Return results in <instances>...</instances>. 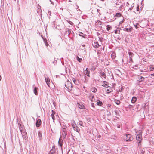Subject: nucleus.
<instances>
[{
	"mask_svg": "<svg viewBox=\"0 0 154 154\" xmlns=\"http://www.w3.org/2000/svg\"><path fill=\"white\" fill-rule=\"evenodd\" d=\"M65 126L64 128H63L62 132V133L61 135H60V139L58 141V144L60 147H62L63 145V143H61V141L60 140V139L62 137L63 140H65V139H66V136L67 135V131L66 130V128H65Z\"/></svg>",
	"mask_w": 154,
	"mask_h": 154,
	"instance_id": "obj_1",
	"label": "nucleus"
},
{
	"mask_svg": "<svg viewBox=\"0 0 154 154\" xmlns=\"http://www.w3.org/2000/svg\"><path fill=\"white\" fill-rule=\"evenodd\" d=\"M133 139V137L129 134L125 135L124 139V140L126 141H131Z\"/></svg>",
	"mask_w": 154,
	"mask_h": 154,
	"instance_id": "obj_2",
	"label": "nucleus"
},
{
	"mask_svg": "<svg viewBox=\"0 0 154 154\" xmlns=\"http://www.w3.org/2000/svg\"><path fill=\"white\" fill-rule=\"evenodd\" d=\"M58 150L57 148H56L54 146L50 150L48 154H58Z\"/></svg>",
	"mask_w": 154,
	"mask_h": 154,
	"instance_id": "obj_3",
	"label": "nucleus"
},
{
	"mask_svg": "<svg viewBox=\"0 0 154 154\" xmlns=\"http://www.w3.org/2000/svg\"><path fill=\"white\" fill-rule=\"evenodd\" d=\"M136 140L138 142V146L141 145V142L142 140V135L141 134H139L136 136Z\"/></svg>",
	"mask_w": 154,
	"mask_h": 154,
	"instance_id": "obj_4",
	"label": "nucleus"
},
{
	"mask_svg": "<svg viewBox=\"0 0 154 154\" xmlns=\"http://www.w3.org/2000/svg\"><path fill=\"white\" fill-rule=\"evenodd\" d=\"M41 123L42 121L40 119H36V126L37 128L39 127L41 125Z\"/></svg>",
	"mask_w": 154,
	"mask_h": 154,
	"instance_id": "obj_5",
	"label": "nucleus"
},
{
	"mask_svg": "<svg viewBox=\"0 0 154 154\" xmlns=\"http://www.w3.org/2000/svg\"><path fill=\"white\" fill-rule=\"evenodd\" d=\"M37 13L39 15L40 17H41V20H42V10L41 9V6H39L38 7V9L37 10Z\"/></svg>",
	"mask_w": 154,
	"mask_h": 154,
	"instance_id": "obj_6",
	"label": "nucleus"
},
{
	"mask_svg": "<svg viewBox=\"0 0 154 154\" xmlns=\"http://www.w3.org/2000/svg\"><path fill=\"white\" fill-rule=\"evenodd\" d=\"M72 127L74 130L77 132H79L80 131L79 128L77 126L76 124H72Z\"/></svg>",
	"mask_w": 154,
	"mask_h": 154,
	"instance_id": "obj_7",
	"label": "nucleus"
},
{
	"mask_svg": "<svg viewBox=\"0 0 154 154\" xmlns=\"http://www.w3.org/2000/svg\"><path fill=\"white\" fill-rule=\"evenodd\" d=\"M21 133L23 138L25 139H26L27 138V134L26 132H22V131Z\"/></svg>",
	"mask_w": 154,
	"mask_h": 154,
	"instance_id": "obj_8",
	"label": "nucleus"
},
{
	"mask_svg": "<svg viewBox=\"0 0 154 154\" xmlns=\"http://www.w3.org/2000/svg\"><path fill=\"white\" fill-rule=\"evenodd\" d=\"M84 74L88 77L90 76V71L88 70V68H87L84 71Z\"/></svg>",
	"mask_w": 154,
	"mask_h": 154,
	"instance_id": "obj_9",
	"label": "nucleus"
},
{
	"mask_svg": "<svg viewBox=\"0 0 154 154\" xmlns=\"http://www.w3.org/2000/svg\"><path fill=\"white\" fill-rule=\"evenodd\" d=\"M106 88H108L106 90V92L107 94H109L112 91V89L111 87L109 86H107Z\"/></svg>",
	"mask_w": 154,
	"mask_h": 154,
	"instance_id": "obj_10",
	"label": "nucleus"
},
{
	"mask_svg": "<svg viewBox=\"0 0 154 154\" xmlns=\"http://www.w3.org/2000/svg\"><path fill=\"white\" fill-rule=\"evenodd\" d=\"M77 106L80 109H84L85 108L84 105L82 103L80 104L79 103H77Z\"/></svg>",
	"mask_w": 154,
	"mask_h": 154,
	"instance_id": "obj_11",
	"label": "nucleus"
},
{
	"mask_svg": "<svg viewBox=\"0 0 154 154\" xmlns=\"http://www.w3.org/2000/svg\"><path fill=\"white\" fill-rule=\"evenodd\" d=\"M38 88L37 87H35L34 88L33 91L34 93V94L35 95H38Z\"/></svg>",
	"mask_w": 154,
	"mask_h": 154,
	"instance_id": "obj_12",
	"label": "nucleus"
},
{
	"mask_svg": "<svg viewBox=\"0 0 154 154\" xmlns=\"http://www.w3.org/2000/svg\"><path fill=\"white\" fill-rule=\"evenodd\" d=\"M51 111L52 112V113L51 114L52 118L53 120V121H54V120L55 119V116H54V115L55 113V111H54L53 110H52Z\"/></svg>",
	"mask_w": 154,
	"mask_h": 154,
	"instance_id": "obj_13",
	"label": "nucleus"
},
{
	"mask_svg": "<svg viewBox=\"0 0 154 154\" xmlns=\"http://www.w3.org/2000/svg\"><path fill=\"white\" fill-rule=\"evenodd\" d=\"M18 127L20 129V131L21 132H22V130L23 129V126L20 123H19L18 122Z\"/></svg>",
	"mask_w": 154,
	"mask_h": 154,
	"instance_id": "obj_14",
	"label": "nucleus"
},
{
	"mask_svg": "<svg viewBox=\"0 0 154 154\" xmlns=\"http://www.w3.org/2000/svg\"><path fill=\"white\" fill-rule=\"evenodd\" d=\"M144 78L143 77L140 76L138 77L137 80L140 82H142L144 81Z\"/></svg>",
	"mask_w": 154,
	"mask_h": 154,
	"instance_id": "obj_15",
	"label": "nucleus"
},
{
	"mask_svg": "<svg viewBox=\"0 0 154 154\" xmlns=\"http://www.w3.org/2000/svg\"><path fill=\"white\" fill-rule=\"evenodd\" d=\"M38 137L39 140L40 141L41 140L42 138V133H41V132L40 131H38Z\"/></svg>",
	"mask_w": 154,
	"mask_h": 154,
	"instance_id": "obj_16",
	"label": "nucleus"
},
{
	"mask_svg": "<svg viewBox=\"0 0 154 154\" xmlns=\"http://www.w3.org/2000/svg\"><path fill=\"white\" fill-rule=\"evenodd\" d=\"M45 82L48 86H49V84L50 83V79L48 78H46L45 77Z\"/></svg>",
	"mask_w": 154,
	"mask_h": 154,
	"instance_id": "obj_17",
	"label": "nucleus"
},
{
	"mask_svg": "<svg viewBox=\"0 0 154 154\" xmlns=\"http://www.w3.org/2000/svg\"><path fill=\"white\" fill-rule=\"evenodd\" d=\"M100 75L103 77L104 78H106V75L103 72H101L100 73Z\"/></svg>",
	"mask_w": 154,
	"mask_h": 154,
	"instance_id": "obj_18",
	"label": "nucleus"
},
{
	"mask_svg": "<svg viewBox=\"0 0 154 154\" xmlns=\"http://www.w3.org/2000/svg\"><path fill=\"white\" fill-rule=\"evenodd\" d=\"M91 90L93 92L95 93L97 91V89L94 87H93L91 88Z\"/></svg>",
	"mask_w": 154,
	"mask_h": 154,
	"instance_id": "obj_19",
	"label": "nucleus"
},
{
	"mask_svg": "<svg viewBox=\"0 0 154 154\" xmlns=\"http://www.w3.org/2000/svg\"><path fill=\"white\" fill-rule=\"evenodd\" d=\"M137 100V98H136L135 97H133L132 98L131 102L132 103H134Z\"/></svg>",
	"mask_w": 154,
	"mask_h": 154,
	"instance_id": "obj_20",
	"label": "nucleus"
},
{
	"mask_svg": "<svg viewBox=\"0 0 154 154\" xmlns=\"http://www.w3.org/2000/svg\"><path fill=\"white\" fill-rule=\"evenodd\" d=\"M97 105L101 106L102 105L103 103H102V102L100 101L99 100H97Z\"/></svg>",
	"mask_w": 154,
	"mask_h": 154,
	"instance_id": "obj_21",
	"label": "nucleus"
},
{
	"mask_svg": "<svg viewBox=\"0 0 154 154\" xmlns=\"http://www.w3.org/2000/svg\"><path fill=\"white\" fill-rule=\"evenodd\" d=\"M79 35L81 36H82L83 38H85L86 35L83 34V33L82 32H79Z\"/></svg>",
	"mask_w": 154,
	"mask_h": 154,
	"instance_id": "obj_22",
	"label": "nucleus"
},
{
	"mask_svg": "<svg viewBox=\"0 0 154 154\" xmlns=\"http://www.w3.org/2000/svg\"><path fill=\"white\" fill-rule=\"evenodd\" d=\"M149 69L150 71H153L154 69V66L150 65L149 66Z\"/></svg>",
	"mask_w": 154,
	"mask_h": 154,
	"instance_id": "obj_23",
	"label": "nucleus"
},
{
	"mask_svg": "<svg viewBox=\"0 0 154 154\" xmlns=\"http://www.w3.org/2000/svg\"><path fill=\"white\" fill-rule=\"evenodd\" d=\"M132 29L131 28H125L124 29V30L125 31L128 32H130L131 31Z\"/></svg>",
	"mask_w": 154,
	"mask_h": 154,
	"instance_id": "obj_24",
	"label": "nucleus"
},
{
	"mask_svg": "<svg viewBox=\"0 0 154 154\" xmlns=\"http://www.w3.org/2000/svg\"><path fill=\"white\" fill-rule=\"evenodd\" d=\"M114 102L115 103H116L117 105H119L120 103V101L119 100H117V99H115L114 100Z\"/></svg>",
	"mask_w": 154,
	"mask_h": 154,
	"instance_id": "obj_25",
	"label": "nucleus"
},
{
	"mask_svg": "<svg viewBox=\"0 0 154 154\" xmlns=\"http://www.w3.org/2000/svg\"><path fill=\"white\" fill-rule=\"evenodd\" d=\"M111 57L112 59H114L116 58V54L115 53L113 52L111 54Z\"/></svg>",
	"mask_w": 154,
	"mask_h": 154,
	"instance_id": "obj_26",
	"label": "nucleus"
},
{
	"mask_svg": "<svg viewBox=\"0 0 154 154\" xmlns=\"http://www.w3.org/2000/svg\"><path fill=\"white\" fill-rule=\"evenodd\" d=\"M107 83V82L105 81H103V84L102 85V86H104L106 88L108 86L107 85L106 83Z\"/></svg>",
	"mask_w": 154,
	"mask_h": 154,
	"instance_id": "obj_27",
	"label": "nucleus"
},
{
	"mask_svg": "<svg viewBox=\"0 0 154 154\" xmlns=\"http://www.w3.org/2000/svg\"><path fill=\"white\" fill-rule=\"evenodd\" d=\"M120 29L118 28L117 29L115 30V33L116 34H120Z\"/></svg>",
	"mask_w": 154,
	"mask_h": 154,
	"instance_id": "obj_28",
	"label": "nucleus"
},
{
	"mask_svg": "<svg viewBox=\"0 0 154 154\" xmlns=\"http://www.w3.org/2000/svg\"><path fill=\"white\" fill-rule=\"evenodd\" d=\"M106 30L108 31H109V30H110V29H112V27H111V26H110L109 25H107L106 26Z\"/></svg>",
	"mask_w": 154,
	"mask_h": 154,
	"instance_id": "obj_29",
	"label": "nucleus"
},
{
	"mask_svg": "<svg viewBox=\"0 0 154 154\" xmlns=\"http://www.w3.org/2000/svg\"><path fill=\"white\" fill-rule=\"evenodd\" d=\"M130 61L128 62V64L129 65H131V62H133V60L131 58V57H130V59H129Z\"/></svg>",
	"mask_w": 154,
	"mask_h": 154,
	"instance_id": "obj_30",
	"label": "nucleus"
},
{
	"mask_svg": "<svg viewBox=\"0 0 154 154\" xmlns=\"http://www.w3.org/2000/svg\"><path fill=\"white\" fill-rule=\"evenodd\" d=\"M77 60L79 61V62H80L82 60V59L81 58H79L78 56L76 57Z\"/></svg>",
	"mask_w": 154,
	"mask_h": 154,
	"instance_id": "obj_31",
	"label": "nucleus"
},
{
	"mask_svg": "<svg viewBox=\"0 0 154 154\" xmlns=\"http://www.w3.org/2000/svg\"><path fill=\"white\" fill-rule=\"evenodd\" d=\"M121 14L120 13H116V16L119 17H121Z\"/></svg>",
	"mask_w": 154,
	"mask_h": 154,
	"instance_id": "obj_32",
	"label": "nucleus"
},
{
	"mask_svg": "<svg viewBox=\"0 0 154 154\" xmlns=\"http://www.w3.org/2000/svg\"><path fill=\"white\" fill-rule=\"evenodd\" d=\"M79 124L80 126L84 127V125H83V122H82V121H79Z\"/></svg>",
	"mask_w": 154,
	"mask_h": 154,
	"instance_id": "obj_33",
	"label": "nucleus"
},
{
	"mask_svg": "<svg viewBox=\"0 0 154 154\" xmlns=\"http://www.w3.org/2000/svg\"><path fill=\"white\" fill-rule=\"evenodd\" d=\"M94 95H92L91 97V98H90V100L91 101H94Z\"/></svg>",
	"mask_w": 154,
	"mask_h": 154,
	"instance_id": "obj_34",
	"label": "nucleus"
},
{
	"mask_svg": "<svg viewBox=\"0 0 154 154\" xmlns=\"http://www.w3.org/2000/svg\"><path fill=\"white\" fill-rule=\"evenodd\" d=\"M72 32L73 33V32L72 31H71V30L68 29V33L69 34H71Z\"/></svg>",
	"mask_w": 154,
	"mask_h": 154,
	"instance_id": "obj_35",
	"label": "nucleus"
},
{
	"mask_svg": "<svg viewBox=\"0 0 154 154\" xmlns=\"http://www.w3.org/2000/svg\"><path fill=\"white\" fill-rule=\"evenodd\" d=\"M144 151L143 150H140V152L141 154H144Z\"/></svg>",
	"mask_w": 154,
	"mask_h": 154,
	"instance_id": "obj_36",
	"label": "nucleus"
},
{
	"mask_svg": "<svg viewBox=\"0 0 154 154\" xmlns=\"http://www.w3.org/2000/svg\"><path fill=\"white\" fill-rule=\"evenodd\" d=\"M91 106L93 107V108H95V106H94V103H91Z\"/></svg>",
	"mask_w": 154,
	"mask_h": 154,
	"instance_id": "obj_37",
	"label": "nucleus"
},
{
	"mask_svg": "<svg viewBox=\"0 0 154 154\" xmlns=\"http://www.w3.org/2000/svg\"><path fill=\"white\" fill-rule=\"evenodd\" d=\"M68 23H69V24H70L71 25H72L73 24V23L70 21H68Z\"/></svg>",
	"mask_w": 154,
	"mask_h": 154,
	"instance_id": "obj_38",
	"label": "nucleus"
},
{
	"mask_svg": "<svg viewBox=\"0 0 154 154\" xmlns=\"http://www.w3.org/2000/svg\"><path fill=\"white\" fill-rule=\"evenodd\" d=\"M86 76H84V82H87V81H86Z\"/></svg>",
	"mask_w": 154,
	"mask_h": 154,
	"instance_id": "obj_39",
	"label": "nucleus"
},
{
	"mask_svg": "<svg viewBox=\"0 0 154 154\" xmlns=\"http://www.w3.org/2000/svg\"><path fill=\"white\" fill-rule=\"evenodd\" d=\"M45 45L46 46H47L48 45V44L47 43V42L46 41L45 42Z\"/></svg>",
	"mask_w": 154,
	"mask_h": 154,
	"instance_id": "obj_40",
	"label": "nucleus"
},
{
	"mask_svg": "<svg viewBox=\"0 0 154 154\" xmlns=\"http://www.w3.org/2000/svg\"><path fill=\"white\" fill-rule=\"evenodd\" d=\"M124 20H122V21H120L119 23L120 24H122V23H123L124 22Z\"/></svg>",
	"mask_w": 154,
	"mask_h": 154,
	"instance_id": "obj_41",
	"label": "nucleus"
},
{
	"mask_svg": "<svg viewBox=\"0 0 154 154\" xmlns=\"http://www.w3.org/2000/svg\"><path fill=\"white\" fill-rule=\"evenodd\" d=\"M72 124H76L75 123V122L74 121H73L72 122V123H71V124H72Z\"/></svg>",
	"mask_w": 154,
	"mask_h": 154,
	"instance_id": "obj_42",
	"label": "nucleus"
},
{
	"mask_svg": "<svg viewBox=\"0 0 154 154\" xmlns=\"http://www.w3.org/2000/svg\"><path fill=\"white\" fill-rule=\"evenodd\" d=\"M56 61V60H55L54 61H53V62H52V63H53V64H54V65L55 64V63H56L57 61Z\"/></svg>",
	"mask_w": 154,
	"mask_h": 154,
	"instance_id": "obj_43",
	"label": "nucleus"
},
{
	"mask_svg": "<svg viewBox=\"0 0 154 154\" xmlns=\"http://www.w3.org/2000/svg\"><path fill=\"white\" fill-rule=\"evenodd\" d=\"M97 45H95V47L98 48V47L99 46V45L98 43H97Z\"/></svg>",
	"mask_w": 154,
	"mask_h": 154,
	"instance_id": "obj_44",
	"label": "nucleus"
},
{
	"mask_svg": "<svg viewBox=\"0 0 154 154\" xmlns=\"http://www.w3.org/2000/svg\"><path fill=\"white\" fill-rule=\"evenodd\" d=\"M64 91L65 93H66V92L67 91V90L66 88H64Z\"/></svg>",
	"mask_w": 154,
	"mask_h": 154,
	"instance_id": "obj_45",
	"label": "nucleus"
},
{
	"mask_svg": "<svg viewBox=\"0 0 154 154\" xmlns=\"http://www.w3.org/2000/svg\"><path fill=\"white\" fill-rule=\"evenodd\" d=\"M64 36L65 38H66V30L65 31V34L64 35Z\"/></svg>",
	"mask_w": 154,
	"mask_h": 154,
	"instance_id": "obj_46",
	"label": "nucleus"
},
{
	"mask_svg": "<svg viewBox=\"0 0 154 154\" xmlns=\"http://www.w3.org/2000/svg\"><path fill=\"white\" fill-rule=\"evenodd\" d=\"M50 1L52 4L54 5V2H52L51 0H50Z\"/></svg>",
	"mask_w": 154,
	"mask_h": 154,
	"instance_id": "obj_47",
	"label": "nucleus"
},
{
	"mask_svg": "<svg viewBox=\"0 0 154 154\" xmlns=\"http://www.w3.org/2000/svg\"><path fill=\"white\" fill-rule=\"evenodd\" d=\"M133 6H134V5H133V6H132V5H131V8H129V9H130V10H132V7H133Z\"/></svg>",
	"mask_w": 154,
	"mask_h": 154,
	"instance_id": "obj_48",
	"label": "nucleus"
},
{
	"mask_svg": "<svg viewBox=\"0 0 154 154\" xmlns=\"http://www.w3.org/2000/svg\"><path fill=\"white\" fill-rule=\"evenodd\" d=\"M128 54L130 55L131 56V55L132 53L131 52H129Z\"/></svg>",
	"mask_w": 154,
	"mask_h": 154,
	"instance_id": "obj_49",
	"label": "nucleus"
},
{
	"mask_svg": "<svg viewBox=\"0 0 154 154\" xmlns=\"http://www.w3.org/2000/svg\"><path fill=\"white\" fill-rule=\"evenodd\" d=\"M139 6H138L137 7V10L138 11V10H139Z\"/></svg>",
	"mask_w": 154,
	"mask_h": 154,
	"instance_id": "obj_50",
	"label": "nucleus"
},
{
	"mask_svg": "<svg viewBox=\"0 0 154 154\" xmlns=\"http://www.w3.org/2000/svg\"><path fill=\"white\" fill-rule=\"evenodd\" d=\"M97 23H101V22L100 21H97Z\"/></svg>",
	"mask_w": 154,
	"mask_h": 154,
	"instance_id": "obj_51",
	"label": "nucleus"
},
{
	"mask_svg": "<svg viewBox=\"0 0 154 154\" xmlns=\"http://www.w3.org/2000/svg\"><path fill=\"white\" fill-rule=\"evenodd\" d=\"M65 86L66 87V88H67V85L66 84H65Z\"/></svg>",
	"mask_w": 154,
	"mask_h": 154,
	"instance_id": "obj_52",
	"label": "nucleus"
},
{
	"mask_svg": "<svg viewBox=\"0 0 154 154\" xmlns=\"http://www.w3.org/2000/svg\"><path fill=\"white\" fill-rule=\"evenodd\" d=\"M134 67H138V66L137 65H136L134 66Z\"/></svg>",
	"mask_w": 154,
	"mask_h": 154,
	"instance_id": "obj_53",
	"label": "nucleus"
},
{
	"mask_svg": "<svg viewBox=\"0 0 154 154\" xmlns=\"http://www.w3.org/2000/svg\"><path fill=\"white\" fill-rule=\"evenodd\" d=\"M135 26L136 29L138 27H137V25H135Z\"/></svg>",
	"mask_w": 154,
	"mask_h": 154,
	"instance_id": "obj_54",
	"label": "nucleus"
},
{
	"mask_svg": "<svg viewBox=\"0 0 154 154\" xmlns=\"http://www.w3.org/2000/svg\"><path fill=\"white\" fill-rule=\"evenodd\" d=\"M110 106H111V105H109V104L108 106V107H110Z\"/></svg>",
	"mask_w": 154,
	"mask_h": 154,
	"instance_id": "obj_55",
	"label": "nucleus"
},
{
	"mask_svg": "<svg viewBox=\"0 0 154 154\" xmlns=\"http://www.w3.org/2000/svg\"><path fill=\"white\" fill-rule=\"evenodd\" d=\"M73 82H74V83H75V82L76 81L75 80V79H74V80H73Z\"/></svg>",
	"mask_w": 154,
	"mask_h": 154,
	"instance_id": "obj_56",
	"label": "nucleus"
},
{
	"mask_svg": "<svg viewBox=\"0 0 154 154\" xmlns=\"http://www.w3.org/2000/svg\"><path fill=\"white\" fill-rule=\"evenodd\" d=\"M151 75L153 76H154V74H151Z\"/></svg>",
	"mask_w": 154,
	"mask_h": 154,
	"instance_id": "obj_57",
	"label": "nucleus"
},
{
	"mask_svg": "<svg viewBox=\"0 0 154 154\" xmlns=\"http://www.w3.org/2000/svg\"><path fill=\"white\" fill-rule=\"evenodd\" d=\"M48 13L49 14L50 13H51V12H50V11H48Z\"/></svg>",
	"mask_w": 154,
	"mask_h": 154,
	"instance_id": "obj_58",
	"label": "nucleus"
},
{
	"mask_svg": "<svg viewBox=\"0 0 154 154\" xmlns=\"http://www.w3.org/2000/svg\"><path fill=\"white\" fill-rule=\"evenodd\" d=\"M140 71L141 72H143V70H140Z\"/></svg>",
	"mask_w": 154,
	"mask_h": 154,
	"instance_id": "obj_59",
	"label": "nucleus"
},
{
	"mask_svg": "<svg viewBox=\"0 0 154 154\" xmlns=\"http://www.w3.org/2000/svg\"><path fill=\"white\" fill-rule=\"evenodd\" d=\"M67 73V70H66V71H65Z\"/></svg>",
	"mask_w": 154,
	"mask_h": 154,
	"instance_id": "obj_60",
	"label": "nucleus"
},
{
	"mask_svg": "<svg viewBox=\"0 0 154 154\" xmlns=\"http://www.w3.org/2000/svg\"><path fill=\"white\" fill-rule=\"evenodd\" d=\"M65 77L66 79V76H65Z\"/></svg>",
	"mask_w": 154,
	"mask_h": 154,
	"instance_id": "obj_61",
	"label": "nucleus"
},
{
	"mask_svg": "<svg viewBox=\"0 0 154 154\" xmlns=\"http://www.w3.org/2000/svg\"><path fill=\"white\" fill-rule=\"evenodd\" d=\"M62 150H63V148H62Z\"/></svg>",
	"mask_w": 154,
	"mask_h": 154,
	"instance_id": "obj_62",
	"label": "nucleus"
},
{
	"mask_svg": "<svg viewBox=\"0 0 154 154\" xmlns=\"http://www.w3.org/2000/svg\"><path fill=\"white\" fill-rule=\"evenodd\" d=\"M79 75H80V76H81V75L80 74Z\"/></svg>",
	"mask_w": 154,
	"mask_h": 154,
	"instance_id": "obj_63",
	"label": "nucleus"
},
{
	"mask_svg": "<svg viewBox=\"0 0 154 154\" xmlns=\"http://www.w3.org/2000/svg\"><path fill=\"white\" fill-rule=\"evenodd\" d=\"M66 149V147H64V149Z\"/></svg>",
	"mask_w": 154,
	"mask_h": 154,
	"instance_id": "obj_64",
	"label": "nucleus"
}]
</instances>
